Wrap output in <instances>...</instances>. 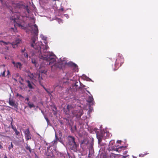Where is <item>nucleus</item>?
<instances>
[{
    "label": "nucleus",
    "instance_id": "obj_17",
    "mask_svg": "<svg viewBox=\"0 0 158 158\" xmlns=\"http://www.w3.org/2000/svg\"><path fill=\"white\" fill-rule=\"evenodd\" d=\"M26 81L27 83V86L30 89H33L34 88L35 85L32 82L28 80H26Z\"/></svg>",
    "mask_w": 158,
    "mask_h": 158
},
{
    "label": "nucleus",
    "instance_id": "obj_44",
    "mask_svg": "<svg viewBox=\"0 0 158 158\" xmlns=\"http://www.w3.org/2000/svg\"><path fill=\"white\" fill-rule=\"evenodd\" d=\"M45 90L47 91V92L48 93H49V92L48 91V90H47V89H46L45 88Z\"/></svg>",
    "mask_w": 158,
    "mask_h": 158
},
{
    "label": "nucleus",
    "instance_id": "obj_5",
    "mask_svg": "<svg viewBox=\"0 0 158 158\" xmlns=\"http://www.w3.org/2000/svg\"><path fill=\"white\" fill-rule=\"evenodd\" d=\"M73 73L72 72H68L67 73L64 77L63 78L61 81L59 82V83H56L54 86L53 87L55 91L59 92L62 89V86L61 85L62 83H68L69 78L72 76ZM60 93V92H59Z\"/></svg>",
    "mask_w": 158,
    "mask_h": 158
},
{
    "label": "nucleus",
    "instance_id": "obj_52",
    "mask_svg": "<svg viewBox=\"0 0 158 158\" xmlns=\"http://www.w3.org/2000/svg\"><path fill=\"white\" fill-rule=\"evenodd\" d=\"M117 69H118V68H117V69H114V70H117Z\"/></svg>",
    "mask_w": 158,
    "mask_h": 158
},
{
    "label": "nucleus",
    "instance_id": "obj_23",
    "mask_svg": "<svg viewBox=\"0 0 158 158\" xmlns=\"http://www.w3.org/2000/svg\"><path fill=\"white\" fill-rule=\"evenodd\" d=\"M40 37L41 38V39L44 40V43L46 44L47 43L46 42V40H47V38L46 37L44 36L42 34H41L40 35Z\"/></svg>",
    "mask_w": 158,
    "mask_h": 158
},
{
    "label": "nucleus",
    "instance_id": "obj_7",
    "mask_svg": "<svg viewBox=\"0 0 158 158\" xmlns=\"http://www.w3.org/2000/svg\"><path fill=\"white\" fill-rule=\"evenodd\" d=\"M68 139L70 149L74 152H77L78 144L75 142L74 138L72 136H69L68 137Z\"/></svg>",
    "mask_w": 158,
    "mask_h": 158
},
{
    "label": "nucleus",
    "instance_id": "obj_10",
    "mask_svg": "<svg viewBox=\"0 0 158 158\" xmlns=\"http://www.w3.org/2000/svg\"><path fill=\"white\" fill-rule=\"evenodd\" d=\"M124 62V59L122 55L120 54H118L116 60L115 66L119 65L121 66Z\"/></svg>",
    "mask_w": 158,
    "mask_h": 158
},
{
    "label": "nucleus",
    "instance_id": "obj_38",
    "mask_svg": "<svg viewBox=\"0 0 158 158\" xmlns=\"http://www.w3.org/2000/svg\"><path fill=\"white\" fill-rule=\"evenodd\" d=\"M139 156L143 157L144 156V155H143L142 154L139 155Z\"/></svg>",
    "mask_w": 158,
    "mask_h": 158
},
{
    "label": "nucleus",
    "instance_id": "obj_26",
    "mask_svg": "<svg viewBox=\"0 0 158 158\" xmlns=\"http://www.w3.org/2000/svg\"><path fill=\"white\" fill-rule=\"evenodd\" d=\"M6 70H4L2 73H1L0 76H2V77H4L5 76V73Z\"/></svg>",
    "mask_w": 158,
    "mask_h": 158
},
{
    "label": "nucleus",
    "instance_id": "obj_50",
    "mask_svg": "<svg viewBox=\"0 0 158 158\" xmlns=\"http://www.w3.org/2000/svg\"><path fill=\"white\" fill-rule=\"evenodd\" d=\"M4 158H7V157L6 156H5L4 157Z\"/></svg>",
    "mask_w": 158,
    "mask_h": 158
},
{
    "label": "nucleus",
    "instance_id": "obj_9",
    "mask_svg": "<svg viewBox=\"0 0 158 158\" xmlns=\"http://www.w3.org/2000/svg\"><path fill=\"white\" fill-rule=\"evenodd\" d=\"M88 143V144L89 146V154H92L93 152V145L94 143L93 140H92L90 141H89L88 142L86 140H84L82 141L81 142V144H86Z\"/></svg>",
    "mask_w": 158,
    "mask_h": 158
},
{
    "label": "nucleus",
    "instance_id": "obj_29",
    "mask_svg": "<svg viewBox=\"0 0 158 158\" xmlns=\"http://www.w3.org/2000/svg\"><path fill=\"white\" fill-rule=\"evenodd\" d=\"M13 146H13V145L12 144V142H11V146H10V147H9V150H10V148H13Z\"/></svg>",
    "mask_w": 158,
    "mask_h": 158
},
{
    "label": "nucleus",
    "instance_id": "obj_12",
    "mask_svg": "<svg viewBox=\"0 0 158 158\" xmlns=\"http://www.w3.org/2000/svg\"><path fill=\"white\" fill-rule=\"evenodd\" d=\"M25 136L27 140L31 139V135L28 129H26L24 131Z\"/></svg>",
    "mask_w": 158,
    "mask_h": 158
},
{
    "label": "nucleus",
    "instance_id": "obj_25",
    "mask_svg": "<svg viewBox=\"0 0 158 158\" xmlns=\"http://www.w3.org/2000/svg\"><path fill=\"white\" fill-rule=\"evenodd\" d=\"M26 145L27 146L26 147V149L28 150L30 152H31V149L30 147L27 144H26Z\"/></svg>",
    "mask_w": 158,
    "mask_h": 158
},
{
    "label": "nucleus",
    "instance_id": "obj_32",
    "mask_svg": "<svg viewBox=\"0 0 158 158\" xmlns=\"http://www.w3.org/2000/svg\"><path fill=\"white\" fill-rule=\"evenodd\" d=\"M64 16L67 19L69 18V16L68 14H66L64 15Z\"/></svg>",
    "mask_w": 158,
    "mask_h": 158
},
{
    "label": "nucleus",
    "instance_id": "obj_34",
    "mask_svg": "<svg viewBox=\"0 0 158 158\" xmlns=\"http://www.w3.org/2000/svg\"><path fill=\"white\" fill-rule=\"evenodd\" d=\"M59 10H61V11H63V10H64V8H61L60 9H59Z\"/></svg>",
    "mask_w": 158,
    "mask_h": 158
},
{
    "label": "nucleus",
    "instance_id": "obj_21",
    "mask_svg": "<svg viewBox=\"0 0 158 158\" xmlns=\"http://www.w3.org/2000/svg\"><path fill=\"white\" fill-rule=\"evenodd\" d=\"M25 103L27 104L30 108H31L32 107H35V106L33 102H26Z\"/></svg>",
    "mask_w": 158,
    "mask_h": 158
},
{
    "label": "nucleus",
    "instance_id": "obj_41",
    "mask_svg": "<svg viewBox=\"0 0 158 158\" xmlns=\"http://www.w3.org/2000/svg\"><path fill=\"white\" fill-rule=\"evenodd\" d=\"M19 78H20L22 81H23V79L21 77H19Z\"/></svg>",
    "mask_w": 158,
    "mask_h": 158
},
{
    "label": "nucleus",
    "instance_id": "obj_30",
    "mask_svg": "<svg viewBox=\"0 0 158 158\" xmlns=\"http://www.w3.org/2000/svg\"><path fill=\"white\" fill-rule=\"evenodd\" d=\"M25 100L26 101H27V102H29V98H26L25 99Z\"/></svg>",
    "mask_w": 158,
    "mask_h": 158
},
{
    "label": "nucleus",
    "instance_id": "obj_13",
    "mask_svg": "<svg viewBox=\"0 0 158 158\" xmlns=\"http://www.w3.org/2000/svg\"><path fill=\"white\" fill-rule=\"evenodd\" d=\"M21 43V40L19 39H17L16 40L15 42L11 43V44L12 46L14 48H16Z\"/></svg>",
    "mask_w": 158,
    "mask_h": 158
},
{
    "label": "nucleus",
    "instance_id": "obj_42",
    "mask_svg": "<svg viewBox=\"0 0 158 158\" xmlns=\"http://www.w3.org/2000/svg\"><path fill=\"white\" fill-rule=\"evenodd\" d=\"M19 83H20L21 84V85L23 84L21 82V81L20 80H19Z\"/></svg>",
    "mask_w": 158,
    "mask_h": 158
},
{
    "label": "nucleus",
    "instance_id": "obj_22",
    "mask_svg": "<svg viewBox=\"0 0 158 158\" xmlns=\"http://www.w3.org/2000/svg\"><path fill=\"white\" fill-rule=\"evenodd\" d=\"M31 62L36 67H38L39 64H38V63H37V61L35 59L32 58L31 59Z\"/></svg>",
    "mask_w": 158,
    "mask_h": 158
},
{
    "label": "nucleus",
    "instance_id": "obj_2",
    "mask_svg": "<svg viewBox=\"0 0 158 158\" xmlns=\"http://www.w3.org/2000/svg\"><path fill=\"white\" fill-rule=\"evenodd\" d=\"M13 6L15 7V10L12 9L11 10L10 19L13 21L15 27L18 26L22 28L25 26L23 23L27 19H29L30 11L28 7L20 3L14 4Z\"/></svg>",
    "mask_w": 158,
    "mask_h": 158
},
{
    "label": "nucleus",
    "instance_id": "obj_37",
    "mask_svg": "<svg viewBox=\"0 0 158 158\" xmlns=\"http://www.w3.org/2000/svg\"><path fill=\"white\" fill-rule=\"evenodd\" d=\"M121 140H118L117 141V143H120L121 142Z\"/></svg>",
    "mask_w": 158,
    "mask_h": 158
},
{
    "label": "nucleus",
    "instance_id": "obj_11",
    "mask_svg": "<svg viewBox=\"0 0 158 158\" xmlns=\"http://www.w3.org/2000/svg\"><path fill=\"white\" fill-rule=\"evenodd\" d=\"M118 149L119 148H115L114 140H111L110 142L108 148L109 150H114L118 151Z\"/></svg>",
    "mask_w": 158,
    "mask_h": 158
},
{
    "label": "nucleus",
    "instance_id": "obj_4",
    "mask_svg": "<svg viewBox=\"0 0 158 158\" xmlns=\"http://www.w3.org/2000/svg\"><path fill=\"white\" fill-rule=\"evenodd\" d=\"M68 111H71L73 117H75L77 119L80 118L83 113V110L80 106H75L74 105H68L67 106Z\"/></svg>",
    "mask_w": 158,
    "mask_h": 158
},
{
    "label": "nucleus",
    "instance_id": "obj_28",
    "mask_svg": "<svg viewBox=\"0 0 158 158\" xmlns=\"http://www.w3.org/2000/svg\"><path fill=\"white\" fill-rule=\"evenodd\" d=\"M45 118L46 121L47 122L48 124L49 123V119H48V118H47L46 117H45Z\"/></svg>",
    "mask_w": 158,
    "mask_h": 158
},
{
    "label": "nucleus",
    "instance_id": "obj_47",
    "mask_svg": "<svg viewBox=\"0 0 158 158\" xmlns=\"http://www.w3.org/2000/svg\"><path fill=\"white\" fill-rule=\"evenodd\" d=\"M123 147V146H120L119 147V148H121Z\"/></svg>",
    "mask_w": 158,
    "mask_h": 158
},
{
    "label": "nucleus",
    "instance_id": "obj_20",
    "mask_svg": "<svg viewBox=\"0 0 158 158\" xmlns=\"http://www.w3.org/2000/svg\"><path fill=\"white\" fill-rule=\"evenodd\" d=\"M11 128L13 130L15 131V134L19 136L20 134V132L19 131H18L16 128L14 127V126L12 125Z\"/></svg>",
    "mask_w": 158,
    "mask_h": 158
},
{
    "label": "nucleus",
    "instance_id": "obj_3",
    "mask_svg": "<svg viewBox=\"0 0 158 158\" xmlns=\"http://www.w3.org/2000/svg\"><path fill=\"white\" fill-rule=\"evenodd\" d=\"M70 80L74 81V82L73 84L72 87L67 90L68 93L69 95H71V96L69 97L70 99H73V101H76L74 99V93L78 91L79 89H81L82 87H84V85H81L79 81H75L73 79H70Z\"/></svg>",
    "mask_w": 158,
    "mask_h": 158
},
{
    "label": "nucleus",
    "instance_id": "obj_16",
    "mask_svg": "<svg viewBox=\"0 0 158 158\" xmlns=\"http://www.w3.org/2000/svg\"><path fill=\"white\" fill-rule=\"evenodd\" d=\"M12 63L14 64L15 67L17 68H19L21 69L22 67V64L19 62H15L14 61H12Z\"/></svg>",
    "mask_w": 158,
    "mask_h": 158
},
{
    "label": "nucleus",
    "instance_id": "obj_19",
    "mask_svg": "<svg viewBox=\"0 0 158 158\" xmlns=\"http://www.w3.org/2000/svg\"><path fill=\"white\" fill-rule=\"evenodd\" d=\"M88 101L92 105L94 104V99L92 95H91L90 96H89L88 99Z\"/></svg>",
    "mask_w": 158,
    "mask_h": 158
},
{
    "label": "nucleus",
    "instance_id": "obj_15",
    "mask_svg": "<svg viewBox=\"0 0 158 158\" xmlns=\"http://www.w3.org/2000/svg\"><path fill=\"white\" fill-rule=\"evenodd\" d=\"M21 52L22 53V58L23 59L24 58H27L28 55L25 48H24L23 49H22L21 50Z\"/></svg>",
    "mask_w": 158,
    "mask_h": 158
},
{
    "label": "nucleus",
    "instance_id": "obj_39",
    "mask_svg": "<svg viewBox=\"0 0 158 158\" xmlns=\"http://www.w3.org/2000/svg\"><path fill=\"white\" fill-rule=\"evenodd\" d=\"M16 76L17 77H19V74H16Z\"/></svg>",
    "mask_w": 158,
    "mask_h": 158
},
{
    "label": "nucleus",
    "instance_id": "obj_43",
    "mask_svg": "<svg viewBox=\"0 0 158 158\" xmlns=\"http://www.w3.org/2000/svg\"><path fill=\"white\" fill-rule=\"evenodd\" d=\"M1 3H2V4H3V1H2V0H1Z\"/></svg>",
    "mask_w": 158,
    "mask_h": 158
},
{
    "label": "nucleus",
    "instance_id": "obj_40",
    "mask_svg": "<svg viewBox=\"0 0 158 158\" xmlns=\"http://www.w3.org/2000/svg\"><path fill=\"white\" fill-rule=\"evenodd\" d=\"M86 91L89 94H90V95H91L89 91L87 90Z\"/></svg>",
    "mask_w": 158,
    "mask_h": 158
},
{
    "label": "nucleus",
    "instance_id": "obj_24",
    "mask_svg": "<svg viewBox=\"0 0 158 158\" xmlns=\"http://www.w3.org/2000/svg\"><path fill=\"white\" fill-rule=\"evenodd\" d=\"M83 78L84 79L88 81H92L91 79L85 75L83 76Z\"/></svg>",
    "mask_w": 158,
    "mask_h": 158
},
{
    "label": "nucleus",
    "instance_id": "obj_51",
    "mask_svg": "<svg viewBox=\"0 0 158 158\" xmlns=\"http://www.w3.org/2000/svg\"><path fill=\"white\" fill-rule=\"evenodd\" d=\"M11 30H13V28H11Z\"/></svg>",
    "mask_w": 158,
    "mask_h": 158
},
{
    "label": "nucleus",
    "instance_id": "obj_36",
    "mask_svg": "<svg viewBox=\"0 0 158 158\" xmlns=\"http://www.w3.org/2000/svg\"><path fill=\"white\" fill-rule=\"evenodd\" d=\"M7 75H9L10 74V72L9 70H8L7 71Z\"/></svg>",
    "mask_w": 158,
    "mask_h": 158
},
{
    "label": "nucleus",
    "instance_id": "obj_6",
    "mask_svg": "<svg viewBox=\"0 0 158 158\" xmlns=\"http://www.w3.org/2000/svg\"><path fill=\"white\" fill-rule=\"evenodd\" d=\"M99 130H98V131H97V129L95 128L94 130L96 133L97 137L98 140V143L100 144L102 139L105 137H110L111 135L107 131L101 130L99 131Z\"/></svg>",
    "mask_w": 158,
    "mask_h": 158
},
{
    "label": "nucleus",
    "instance_id": "obj_14",
    "mask_svg": "<svg viewBox=\"0 0 158 158\" xmlns=\"http://www.w3.org/2000/svg\"><path fill=\"white\" fill-rule=\"evenodd\" d=\"M55 137L56 139L53 141H52L51 143L52 145H55L56 144L57 141H58L62 144H63L62 140L60 139H59L58 138L57 136L56 132H55Z\"/></svg>",
    "mask_w": 158,
    "mask_h": 158
},
{
    "label": "nucleus",
    "instance_id": "obj_31",
    "mask_svg": "<svg viewBox=\"0 0 158 158\" xmlns=\"http://www.w3.org/2000/svg\"><path fill=\"white\" fill-rule=\"evenodd\" d=\"M16 96H19L20 97H23V96L19 94H17Z\"/></svg>",
    "mask_w": 158,
    "mask_h": 158
},
{
    "label": "nucleus",
    "instance_id": "obj_33",
    "mask_svg": "<svg viewBox=\"0 0 158 158\" xmlns=\"http://www.w3.org/2000/svg\"><path fill=\"white\" fill-rule=\"evenodd\" d=\"M31 20L32 23H35V20L34 18H32L31 19Z\"/></svg>",
    "mask_w": 158,
    "mask_h": 158
},
{
    "label": "nucleus",
    "instance_id": "obj_8",
    "mask_svg": "<svg viewBox=\"0 0 158 158\" xmlns=\"http://www.w3.org/2000/svg\"><path fill=\"white\" fill-rule=\"evenodd\" d=\"M10 44L9 42H5L3 41H0V48L2 49V53L5 54L8 50V45Z\"/></svg>",
    "mask_w": 158,
    "mask_h": 158
},
{
    "label": "nucleus",
    "instance_id": "obj_48",
    "mask_svg": "<svg viewBox=\"0 0 158 158\" xmlns=\"http://www.w3.org/2000/svg\"><path fill=\"white\" fill-rule=\"evenodd\" d=\"M22 61H24V60L23 59H21Z\"/></svg>",
    "mask_w": 158,
    "mask_h": 158
},
{
    "label": "nucleus",
    "instance_id": "obj_35",
    "mask_svg": "<svg viewBox=\"0 0 158 158\" xmlns=\"http://www.w3.org/2000/svg\"><path fill=\"white\" fill-rule=\"evenodd\" d=\"M86 116H85V117H83L82 119L83 120H85L86 118Z\"/></svg>",
    "mask_w": 158,
    "mask_h": 158
},
{
    "label": "nucleus",
    "instance_id": "obj_46",
    "mask_svg": "<svg viewBox=\"0 0 158 158\" xmlns=\"http://www.w3.org/2000/svg\"><path fill=\"white\" fill-rule=\"evenodd\" d=\"M13 79H14L15 81H17V80H16L15 78H13Z\"/></svg>",
    "mask_w": 158,
    "mask_h": 158
},
{
    "label": "nucleus",
    "instance_id": "obj_1",
    "mask_svg": "<svg viewBox=\"0 0 158 158\" xmlns=\"http://www.w3.org/2000/svg\"><path fill=\"white\" fill-rule=\"evenodd\" d=\"M31 32L34 34L32 37L30 42L31 47L33 48L38 52L40 58L42 60L39 69L40 70L36 73V74L31 73L29 71H26L27 74L31 79L35 81L40 82L42 78L40 76V71L41 72L42 75L46 74L47 69L45 68L46 66L50 65L52 70H54L56 68H63L65 66L67 65L71 67L74 72H77L78 66L75 63L69 61L64 58H60L56 63L55 55L52 52H47L48 48L47 45H43L41 42H37L38 29L37 26L35 24L30 23L28 24Z\"/></svg>",
    "mask_w": 158,
    "mask_h": 158
},
{
    "label": "nucleus",
    "instance_id": "obj_45",
    "mask_svg": "<svg viewBox=\"0 0 158 158\" xmlns=\"http://www.w3.org/2000/svg\"><path fill=\"white\" fill-rule=\"evenodd\" d=\"M123 158H125L126 157V156H123Z\"/></svg>",
    "mask_w": 158,
    "mask_h": 158
},
{
    "label": "nucleus",
    "instance_id": "obj_27",
    "mask_svg": "<svg viewBox=\"0 0 158 158\" xmlns=\"http://www.w3.org/2000/svg\"><path fill=\"white\" fill-rule=\"evenodd\" d=\"M57 21L59 24L62 23L63 22L62 20L61 19H58Z\"/></svg>",
    "mask_w": 158,
    "mask_h": 158
},
{
    "label": "nucleus",
    "instance_id": "obj_18",
    "mask_svg": "<svg viewBox=\"0 0 158 158\" xmlns=\"http://www.w3.org/2000/svg\"><path fill=\"white\" fill-rule=\"evenodd\" d=\"M9 103L10 106L14 107L15 108H17V105L15 103V102L12 100H9Z\"/></svg>",
    "mask_w": 158,
    "mask_h": 158
},
{
    "label": "nucleus",
    "instance_id": "obj_49",
    "mask_svg": "<svg viewBox=\"0 0 158 158\" xmlns=\"http://www.w3.org/2000/svg\"><path fill=\"white\" fill-rule=\"evenodd\" d=\"M118 66V67L120 66H119V65H118V66H117H117ZM118 67H117V68H118Z\"/></svg>",
    "mask_w": 158,
    "mask_h": 158
}]
</instances>
